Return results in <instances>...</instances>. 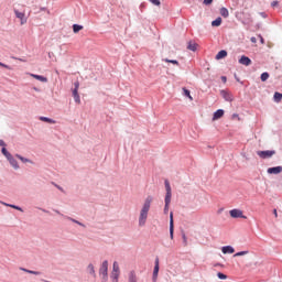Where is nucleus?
<instances>
[{
	"mask_svg": "<svg viewBox=\"0 0 282 282\" xmlns=\"http://www.w3.org/2000/svg\"><path fill=\"white\" fill-rule=\"evenodd\" d=\"M153 202V197L148 196L144 200V204L140 210L139 215V226H145L147 219H149V210H151V204Z\"/></svg>",
	"mask_w": 282,
	"mask_h": 282,
	"instance_id": "1",
	"label": "nucleus"
},
{
	"mask_svg": "<svg viewBox=\"0 0 282 282\" xmlns=\"http://www.w3.org/2000/svg\"><path fill=\"white\" fill-rule=\"evenodd\" d=\"M109 262L107 260H105L102 263H101V267L99 269V274L101 276V281L102 282H107L109 280Z\"/></svg>",
	"mask_w": 282,
	"mask_h": 282,
	"instance_id": "2",
	"label": "nucleus"
},
{
	"mask_svg": "<svg viewBox=\"0 0 282 282\" xmlns=\"http://www.w3.org/2000/svg\"><path fill=\"white\" fill-rule=\"evenodd\" d=\"M257 155L262 160H268L272 158V155H276V151L274 150H267V151H258Z\"/></svg>",
	"mask_w": 282,
	"mask_h": 282,
	"instance_id": "3",
	"label": "nucleus"
},
{
	"mask_svg": "<svg viewBox=\"0 0 282 282\" xmlns=\"http://www.w3.org/2000/svg\"><path fill=\"white\" fill-rule=\"evenodd\" d=\"M230 217L232 219H248L247 216L243 215V212L241 209H231L229 212Z\"/></svg>",
	"mask_w": 282,
	"mask_h": 282,
	"instance_id": "4",
	"label": "nucleus"
},
{
	"mask_svg": "<svg viewBox=\"0 0 282 282\" xmlns=\"http://www.w3.org/2000/svg\"><path fill=\"white\" fill-rule=\"evenodd\" d=\"M74 89H73V98H74V100H75V102L77 104V105H80V95H78V89H79V87H80V83L79 82H75L74 83Z\"/></svg>",
	"mask_w": 282,
	"mask_h": 282,
	"instance_id": "5",
	"label": "nucleus"
},
{
	"mask_svg": "<svg viewBox=\"0 0 282 282\" xmlns=\"http://www.w3.org/2000/svg\"><path fill=\"white\" fill-rule=\"evenodd\" d=\"M14 14H15L17 19H20L21 25H25V23H28V18H25L24 12H20L19 10H14Z\"/></svg>",
	"mask_w": 282,
	"mask_h": 282,
	"instance_id": "6",
	"label": "nucleus"
},
{
	"mask_svg": "<svg viewBox=\"0 0 282 282\" xmlns=\"http://www.w3.org/2000/svg\"><path fill=\"white\" fill-rule=\"evenodd\" d=\"M239 63L240 65H245L246 67L252 65V59H250V57L246 56V55H242L240 58H239Z\"/></svg>",
	"mask_w": 282,
	"mask_h": 282,
	"instance_id": "7",
	"label": "nucleus"
},
{
	"mask_svg": "<svg viewBox=\"0 0 282 282\" xmlns=\"http://www.w3.org/2000/svg\"><path fill=\"white\" fill-rule=\"evenodd\" d=\"M267 173L269 175H279V173H282V166L280 165V166H275V167H269L267 170Z\"/></svg>",
	"mask_w": 282,
	"mask_h": 282,
	"instance_id": "8",
	"label": "nucleus"
},
{
	"mask_svg": "<svg viewBox=\"0 0 282 282\" xmlns=\"http://www.w3.org/2000/svg\"><path fill=\"white\" fill-rule=\"evenodd\" d=\"M160 272V259H155V265H154V270H153V281H158V274Z\"/></svg>",
	"mask_w": 282,
	"mask_h": 282,
	"instance_id": "9",
	"label": "nucleus"
},
{
	"mask_svg": "<svg viewBox=\"0 0 282 282\" xmlns=\"http://www.w3.org/2000/svg\"><path fill=\"white\" fill-rule=\"evenodd\" d=\"M220 95L223 96V98L227 101V102H232V100H235V97H232V94L226 91V90H221Z\"/></svg>",
	"mask_w": 282,
	"mask_h": 282,
	"instance_id": "10",
	"label": "nucleus"
},
{
	"mask_svg": "<svg viewBox=\"0 0 282 282\" xmlns=\"http://www.w3.org/2000/svg\"><path fill=\"white\" fill-rule=\"evenodd\" d=\"M223 254H235V248L226 246L221 248Z\"/></svg>",
	"mask_w": 282,
	"mask_h": 282,
	"instance_id": "11",
	"label": "nucleus"
},
{
	"mask_svg": "<svg viewBox=\"0 0 282 282\" xmlns=\"http://www.w3.org/2000/svg\"><path fill=\"white\" fill-rule=\"evenodd\" d=\"M219 118H224V109H218L216 112H214L213 121L219 120Z\"/></svg>",
	"mask_w": 282,
	"mask_h": 282,
	"instance_id": "12",
	"label": "nucleus"
},
{
	"mask_svg": "<svg viewBox=\"0 0 282 282\" xmlns=\"http://www.w3.org/2000/svg\"><path fill=\"white\" fill-rule=\"evenodd\" d=\"M31 78H35V80H40V83H47V77L36 75V74H30Z\"/></svg>",
	"mask_w": 282,
	"mask_h": 282,
	"instance_id": "13",
	"label": "nucleus"
},
{
	"mask_svg": "<svg viewBox=\"0 0 282 282\" xmlns=\"http://www.w3.org/2000/svg\"><path fill=\"white\" fill-rule=\"evenodd\" d=\"M174 225H173V212L170 213V237L173 239Z\"/></svg>",
	"mask_w": 282,
	"mask_h": 282,
	"instance_id": "14",
	"label": "nucleus"
},
{
	"mask_svg": "<svg viewBox=\"0 0 282 282\" xmlns=\"http://www.w3.org/2000/svg\"><path fill=\"white\" fill-rule=\"evenodd\" d=\"M228 56V52L225 50L220 51L216 55V61H221V58H226Z\"/></svg>",
	"mask_w": 282,
	"mask_h": 282,
	"instance_id": "15",
	"label": "nucleus"
},
{
	"mask_svg": "<svg viewBox=\"0 0 282 282\" xmlns=\"http://www.w3.org/2000/svg\"><path fill=\"white\" fill-rule=\"evenodd\" d=\"M7 160L10 162V164H11V166H13V169H19V163L14 160V158L12 155L9 156Z\"/></svg>",
	"mask_w": 282,
	"mask_h": 282,
	"instance_id": "16",
	"label": "nucleus"
},
{
	"mask_svg": "<svg viewBox=\"0 0 282 282\" xmlns=\"http://www.w3.org/2000/svg\"><path fill=\"white\" fill-rule=\"evenodd\" d=\"M40 120L42 122H48V124H56V121L54 119L47 118V117H40Z\"/></svg>",
	"mask_w": 282,
	"mask_h": 282,
	"instance_id": "17",
	"label": "nucleus"
},
{
	"mask_svg": "<svg viewBox=\"0 0 282 282\" xmlns=\"http://www.w3.org/2000/svg\"><path fill=\"white\" fill-rule=\"evenodd\" d=\"M220 14L224 17V19H228V17H230V12H228V9L224 7L220 9Z\"/></svg>",
	"mask_w": 282,
	"mask_h": 282,
	"instance_id": "18",
	"label": "nucleus"
},
{
	"mask_svg": "<svg viewBox=\"0 0 282 282\" xmlns=\"http://www.w3.org/2000/svg\"><path fill=\"white\" fill-rule=\"evenodd\" d=\"M83 29H84V26L80 25V24H74V25H73V32H74V34H78V33L80 32V30H83Z\"/></svg>",
	"mask_w": 282,
	"mask_h": 282,
	"instance_id": "19",
	"label": "nucleus"
},
{
	"mask_svg": "<svg viewBox=\"0 0 282 282\" xmlns=\"http://www.w3.org/2000/svg\"><path fill=\"white\" fill-rule=\"evenodd\" d=\"M187 50H191V52H197V43L189 42Z\"/></svg>",
	"mask_w": 282,
	"mask_h": 282,
	"instance_id": "20",
	"label": "nucleus"
},
{
	"mask_svg": "<svg viewBox=\"0 0 282 282\" xmlns=\"http://www.w3.org/2000/svg\"><path fill=\"white\" fill-rule=\"evenodd\" d=\"M273 100H274V102H281L282 94L281 93H274Z\"/></svg>",
	"mask_w": 282,
	"mask_h": 282,
	"instance_id": "21",
	"label": "nucleus"
},
{
	"mask_svg": "<svg viewBox=\"0 0 282 282\" xmlns=\"http://www.w3.org/2000/svg\"><path fill=\"white\" fill-rule=\"evenodd\" d=\"M213 28H219L221 25V18H217L212 22Z\"/></svg>",
	"mask_w": 282,
	"mask_h": 282,
	"instance_id": "22",
	"label": "nucleus"
},
{
	"mask_svg": "<svg viewBox=\"0 0 282 282\" xmlns=\"http://www.w3.org/2000/svg\"><path fill=\"white\" fill-rule=\"evenodd\" d=\"M120 276V273L118 272H111L110 279L112 280V282H118V278Z\"/></svg>",
	"mask_w": 282,
	"mask_h": 282,
	"instance_id": "23",
	"label": "nucleus"
},
{
	"mask_svg": "<svg viewBox=\"0 0 282 282\" xmlns=\"http://www.w3.org/2000/svg\"><path fill=\"white\" fill-rule=\"evenodd\" d=\"M15 158H18V160H21V162H23L24 164L28 163V162H30L32 164V161H30L29 159H25V158H23L19 154H17Z\"/></svg>",
	"mask_w": 282,
	"mask_h": 282,
	"instance_id": "24",
	"label": "nucleus"
},
{
	"mask_svg": "<svg viewBox=\"0 0 282 282\" xmlns=\"http://www.w3.org/2000/svg\"><path fill=\"white\" fill-rule=\"evenodd\" d=\"M112 272L120 273V267L118 265V262H113V264H112Z\"/></svg>",
	"mask_w": 282,
	"mask_h": 282,
	"instance_id": "25",
	"label": "nucleus"
},
{
	"mask_svg": "<svg viewBox=\"0 0 282 282\" xmlns=\"http://www.w3.org/2000/svg\"><path fill=\"white\" fill-rule=\"evenodd\" d=\"M165 63H172V65H180V62H177V59H169V58H165L163 59Z\"/></svg>",
	"mask_w": 282,
	"mask_h": 282,
	"instance_id": "26",
	"label": "nucleus"
},
{
	"mask_svg": "<svg viewBox=\"0 0 282 282\" xmlns=\"http://www.w3.org/2000/svg\"><path fill=\"white\" fill-rule=\"evenodd\" d=\"M268 78H270V74H268V73H262V74H261V80H262V83H265V80H268Z\"/></svg>",
	"mask_w": 282,
	"mask_h": 282,
	"instance_id": "27",
	"label": "nucleus"
},
{
	"mask_svg": "<svg viewBox=\"0 0 282 282\" xmlns=\"http://www.w3.org/2000/svg\"><path fill=\"white\" fill-rule=\"evenodd\" d=\"M87 270L89 274H96V270L94 269V264H88Z\"/></svg>",
	"mask_w": 282,
	"mask_h": 282,
	"instance_id": "28",
	"label": "nucleus"
},
{
	"mask_svg": "<svg viewBox=\"0 0 282 282\" xmlns=\"http://www.w3.org/2000/svg\"><path fill=\"white\" fill-rule=\"evenodd\" d=\"M184 95L187 96V98H189V100H193V96H191V90L183 88Z\"/></svg>",
	"mask_w": 282,
	"mask_h": 282,
	"instance_id": "29",
	"label": "nucleus"
},
{
	"mask_svg": "<svg viewBox=\"0 0 282 282\" xmlns=\"http://www.w3.org/2000/svg\"><path fill=\"white\" fill-rule=\"evenodd\" d=\"M171 197H172V193H166V195H165V204H167V205L171 204Z\"/></svg>",
	"mask_w": 282,
	"mask_h": 282,
	"instance_id": "30",
	"label": "nucleus"
},
{
	"mask_svg": "<svg viewBox=\"0 0 282 282\" xmlns=\"http://www.w3.org/2000/svg\"><path fill=\"white\" fill-rule=\"evenodd\" d=\"M217 276H218V279H220L221 281H226V279H228V275H226V274H224V273H221V272H218V273H217Z\"/></svg>",
	"mask_w": 282,
	"mask_h": 282,
	"instance_id": "31",
	"label": "nucleus"
},
{
	"mask_svg": "<svg viewBox=\"0 0 282 282\" xmlns=\"http://www.w3.org/2000/svg\"><path fill=\"white\" fill-rule=\"evenodd\" d=\"M4 206H9L10 208H14L15 210H20L21 213H23V209L19 206L10 205V204H4Z\"/></svg>",
	"mask_w": 282,
	"mask_h": 282,
	"instance_id": "32",
	"label": "nucleus"
},
{
	"mask_svg": "<svg viewBox=\"0 0 282 282\" xmlns=\"http://www.w3.org/2000/svg\"><path fill=\"white\" fill-rule=\"evenodd\" d=\"M2 154L7 158V160L12 155L6 148H2Z\"/></svg>",
	"mask_w": 282,
	"mask_h": 282,
	"instance_id": "33",
	"label": "nucleus"
},
{
	"mask_svg": "<svg viewBox=\"0 0 282 282\" xmlns=\"http://www.w3.org/2000/svg\"><path fill=\"white\" fill-rule=\"evenodd\" d=\"M165 191H166V193H172L171 192V183H169V181H165Z\"/></svg>",
	"mask_w": 282,
	"mask_h": 282,
	"instance_id": "34",
	"label": "nucleus"
},
{
	"mask_svg": "<svg viewBox=\"0 0 282 282\" xmlns=\"http://www.w3.org/2000/svg\"><path fill=\"white\" fill-rule=\"evenodd\" d=\"M245 254H248V251H240L234 254V257H245Z\"/></svg>",
	"mask_w": 282,
	"mask_h": 282,
	"instance_id": "35",
	"label": "nucleus"
},
{
	"mask_svg": "<svg viewBox=\"0 0 282 282\" xmlns=\"http://www.w3.org/2000/svg\"><path fill=\"white\" fill-rule=\"evenodd\" d=\"M129 282H138V279L135 278V274H133V273L130 274Z\"/></svg>",
	"mask_w": 282,
	"mask_h": 282,
	"instance_id": "36",
	"label": "nucleus"
},
{
	"mask_svg": "<svg viewBox=\"0 0 282 282\" xmlns=\"http://www.w3.org/2000/svg\"><path fill=\"white\" fill-rule=\"evenodd\" d=\"M183 243L184 246H188V239L186 238V234H183Z\"/></svg>",
	"mask_w": 282,
	"mask_h": 282,
	"instance_id": "37",
	"label": "nucleus"
},
{
	"mask_svg": "<svg viewBox=\"0 0 282 282\" xmlns=\"http://www.w3.org/2000/svg\"><path fill=\"white\" fill-rule=\"evenodd\" d=\"M26 273H28V274H35V276H39V274H41V272H39V271H32V270H29Z\"/></svg>",
	"mask_w": 282,
	"mask_h": 282,
	"instance_id": "38",
	"label": "nucleus"
},
{
	"mask_svg": "<svg viewBox=\"0 0 282 282\" xmlns=\"http://www.w3.org/2000/svg\"><path fill=\"white\" fill-rule=\"evenodd\" d=\"M70 221H73L74 224H78V226H85L83 225L80 221L74 219V218H68Z\"/></svg>",
	"mask_w": 282,
	"mask_h": 282,
	"instance_id": "39",
	"label": "nucleus"
},
{
	"mask_svg": "<svg viewBox=\"0 0 282 282\" xmlns=\"http://www.w3.org/2000/svg\"><path fill=\"white\" fill-rule=\"evenodd\" d=\"M151 1V3H153V6H160V0H150Z\"/></svg>",
	"mask_w": 282,
	"mask_h": 282,
	"instance_id": "40",
	"label": "nucleus"
},
{
	"mask_svg": "<svg viewBox=\"0 0 282 282\" xmlns=\"http://www.w3.org/2000/svg\"><path fill=\"white\" fill-rule=\"evenodd\" d=\"M271 6L273 7V8H279V1H273V2H271Z\"/></svg>",
	"mask_w": 282,
	"mask_h": 282,
	"instance_id": "41",
	"label": "nucleus"
},
{
	"mask_svg": "<svg viewBox=\"0 0 282 282\" xmlns=\"http://www.w3.org/2000/svg\"><path fill=\"white\" fill-rule=\"evenodd\" d=\"M213 3V0H204L205 6H210Z\"/></svg>",
	"mask_w": 282,
	"mask_h": 282,
	"instance_id": "42",
	"label": "nucleus"
},
{
	"mask_svg": "<svg viewBox=\"0 0 282 282\" xmlns=\"http://www.w3.org/2000/svg\"><path fill=\"white\" fill-rule=\"evenodd\" d=\"M169 206H170V205L165 204V207H164V214H165V215H169Z\"/></svg>",
	"mask_w": 282,
	"mask_h": 282,
	"instance_id": "43",
	"label": "nucleus"
},
{
	"mask_svg": "<svg viewBox=\"0 0 282 282\" xmlns=\"http://www.w3.org/2000/svg\"><path fill=\"white\" fill-rule=\"evenodd\" d=\"M0 67H4L6 69H10V66H8V65H6V64H3L1 62H0Z\"/></svg>",
	"mask_w": 282,
	"mask_h": 282,
	"instance_id": "44",
	"label": "nucleus"
},
{
	"mask_svg": "<svg viewBox=\"0 0 282 282\" xmlns=\"http://www.w3.org/2000/svg\"><path fill=\"white\" fill-rule=\"evenodd\" d=\"M260 39V43L263 45V43H265V41L263 40V36L259 35Z\"/></svg>",
	"mask_w": 282,
	"mask_h": 282,
	"instance_id": "45",
	"label": "nucleus"
},
{
	"mask_svg": "<svg viewBox=\"0 0 282 282\" xmlns=\"http://www.w3.org/2000/svg\"><path fill=\"white\" fill-rule=\"evenodd\" d=\"M273 215L275 218L279 217V213L276 212V209H273Z\"/></svg>",
	"mask_w": 282,
	"mask_h": 282,
	"instance_id": "46",
	"label": "nucleus"
},
{
	"mask_svg": "<svg viewBox=\"0 0 282 282\" xmlns=\"http://www.w3.org/2000/svg\"><path fill=\"white\" fill-rule=\"evenodd\" d=\"M250 41L251 43H257V37H251Z\"/></svg>",
	"mask_w": 282,
	"mask_h": 282,
	"instance_id": "47",
	"label": "nucleus"
},
{
	"mask_svg": "<svg viewBox=\"0 0 282 282\" xmlns=\"http://www.w3.org/2000/svg\"><path fill=\"white\" fill-rule=\"evenodd\" d=\"M221 80H223V83H227L226 76H221Z\"/></svg>",
	"mask_w": 282,
	"mask_h": 282,
	"instance_id": "48",
	"label": "nucleus"
},
{
	"mask_svg": "<svg viewBox=\"0 0 282 282\" xmlns=\"http://www.w3.org/2000/svg\"><path fill=\"white\" fill-rule=\"evenodd\" d=\"M0 147H6V142H3V140H0Z\"/></svg>",
	"mask_w": 282,
	"mask_h": 282,
	"instance_id": "49",
	"label": "nucleus"
},
{
	"mask_svg": "<svg viewBox=\"0 0 282 282\" xmlns=\"http://www.w3.org/2000/svg\"><path fill=\"white\" fill-rule=\"evenodd\" d=\"M20 270H22V272H26L28 273V269H25V268H20Z\"/></svg>",
	"mask_w": 282,
	"mask_h": 282,
	"instance_id": "50",
	"label": "nucleus"
},
{
	"mask_svg": "<svg viewBox=\"0 0 282 282\" xmlns=\"http://www.w3.org/2000/svg\"><path fill=\"white\" fill-rule=\"evenodd\" d=\"M55 186H56V188H58V191H62V193H63V187H61L58 185H55Z\"/></svg>",
	"mask_w": 282,
	"mask_h": 282,
	"instance_id": "51",
	"label": "nucleus"
},
{
	"mask_svg": "<svg viewBox=\"0 0 282 282\" xmlns=\"http://www.w3.org/2000/svg\"><path fill=\"white\" fill-rule=\"evenodd\" d=\"M55 213H56L57 215H61V212H58V210H55Z\"/></svg>",
	"mask_w": 282,
	"mask_h": 282,
	"instance_id": "52",
	"label": "nucleus"
},
{
	"mask_svg": "<svg viewBox=\"0 0 282 282\" xmlns=\"http://www.w3.org/2000/svg\"><path fill=\"white\" fill-rule=\"evenodd\" d=\"M239 115H234V118H238Z\"/></svg>",
	"mask_w": 282,
	"mask_h": 282,
	"instance_id": "53",
	"label": "nucleus"
}]
</instances>
